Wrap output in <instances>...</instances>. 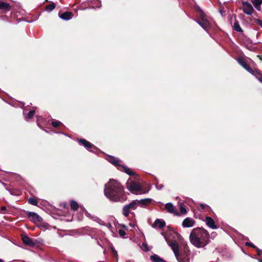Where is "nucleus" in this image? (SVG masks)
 I'll return each instance as SVG.
<instances>
[{
    "label": "nucleus",
    "mask_w": 262,
    "mask_h": 262,
    "mask_svg": "<svg viewBox=\"0 0 262 262\" xmlns=\"http://www.w3.org/2000/svg\"><path fill=\"white\" fill-rule=\"evenodd\" d=\"M105 195L114 202H123L126 200L123 186L117 181L112 179L105 185Z\"/></svg>",
    "instance_id": "f257e3e1"
},
{
    "label": "nucleus",
    "mask_w": 262,
    "mask_h": 262,
    "mask_svg": "<svg viewBox=\"0 0 262 262\" xmlns=\"http://www.w3.org/2000/svg\"><path fill=\"white\" fill-rule=\"evenodd\" d=\"M209 235L208 231L202 228L193 229L189 235L191 243L197 248H203L209 242Z\"/></svg>",
    "instance_id": "f03ea898"
},
{
    "label": "nucleus",
    "mask_w": 262,
    "mask_h": 262,
    "mask_svg": "<svg viewBox=\"0 0 262 262\" xmlns=\"http://www.w3.org/2000/svg\"><path fill=\"white\" fill-rule=\"evenodd\" d=\"M127 189L136 194H145L147 193L150 188L146 185H141L135 182H131L127 184Z\"/></svg>",
    "instance_id": "7ed1b4c3"
},
{
    "label": "nucleus",
    "mask_w": 262,
    "mask_h": 262,
    "mask_svg": "<svg viewBox=\"0 0 262 262\" xmlns=\"http://www.w3.org/2000/svg\"><path fill=\"white\" fill-rule=\"evenodd\" d=\"M238 63L246 71L253 75H254L259 81L262 83V75L257 70H254L247 63L246 61L243 57H238L237 59Z\"/></svg>",
    "instance_id": "20e7f679"
},
{
    "label": "nucleus",
    "mask_w": 262,
    "mask_h": 262,
    "mask_svg": "<svg viewBox=\"0 0 262 262\" xmlns=\"http://www.w3.org/2000/svg\"><path fill=\"white\" fill-rule=\"evenodd\" d=\"M198 10L199 14H198V19L195 20V21L204 30L208 31V30L210 28V23L207 19V16L204 12L199 8Z\"/></svg>",
    "instance_id": "39448f33"
},
{
    "label": "nucleus",
    "mask_w": 262,
    "mask_h": 262,
    "mask_svg": "<svg viewBox=\"0 0 262 262\" xmlns=\"http://www.w3.org/2000/svg\"><path fill=\"white\" fill-rule=\"evenodd\" d=\"M190 251L187 246L184 248L183 252L179 253L176 257L179 262H189L190 261Z\"/></svg>",
    "instance_id": "423d86ee"
},
{
    "label": "nucleus",
    "mask_w": 262,
    "mask_h": 262,
    "mask_svg": "<svg viewBox=\"0 0 262 262\" xmlns=\"http://www.w3.org/2000/svg\"><path fill=\"white\" fill-rule=\"evenodd\" d=\"M152 201V199H142L140 201V202L135 200L132 201L130 203L128 204V205H126L127 206H128V208L132 210H135L138 204L139 203H142L143 204H147L150 203Z\"/></svg>",
    "instance_id": "0eeeda50"
},
{
    "label": "nucleus",
    "mask_w": 262,
    "mask_h": 262,
    "mask_svg": "<svg viewBox=\"0 0 262 262\" xmlns=\"http://www.w3.org/2000/svg\"><path fill=\"white\" fill-rule=\"evenodd\" d=\"M242 9L244 13L248 15H251L254 11L251 4L247 2H242Z\"/></svg>",
    "instance_id": "6e6552de"
},
{
    "label": "nucleus",
    "mask_w": 262,
    "mask_h": 262,
    "mask_svg": "<svg viewBox=\"0 0 262 262\" xmlns=\"http://www.w3.org/2000/svg\"><path fill=\"white\" fill-rule=\"evenodd\" d=\"M165 209L170 213H173L176 215H180V214L177 211L176 208L170 203L165 204Z\"/></svg>",
    "instance_id": "1a4fd4ad"
},
{
    "label": "nucleus",
    "mask_w": 262,
    "mask_h": 262,
    "mask_svg": "<svg viewBox=\"0 0 262 262\" xmlns=\"http://www.w3.org/2000/svg\"><path fill=\"white\" fill-rule=\"evenodd\" d=\"M28 216L31 220L35 222H41L42 221V218L38 215L37 213L33 212H28L27 213Z\"/></svg>",
    "instance_id": "9d476101"
},
{
    "label": "nucleus",
    "mask_w": 262,
    "mask_h": 262,
    "mask_svg": "<svg viewBox=\"0 0 262 262\" xmlns=\"http://www.w3.org/2000/svg\"><path fill=\"white\" fill-rule=\"evenodd\" d=\"M21 238L23 243L25 245H27L30 247H33L35 245V242H34V241L26 235H23Z\"/></svg>",
    "instance_id": "9b49d317"
},
{
    "label": "nucleus",
    "mask_w": 262,
    "mask_h": 262,
    "mask_svg": "<svg viewBox=\"0 0 262 262\" xmlns=\"http://www.w3.org/2000/svg\"><path fill=\"white\" fill-rule=\"evenodd\" d=\"M37 123L38 126L43 129H44L43 127L48 128L49 124L48 121L41 117L37 118Z\"/></svg>",
    "instance_id": "f8f14e48"
},
{
    "label": "nucleus",
    "mask_w": 262,
    "mask_h": 262,
    "mask_svg": "<svg viewBox=\"0 0 262 262\" xmlns=\"http://www.w3.org/2000/svg\"><path fill=\"white\" fill-rule=\"evenodd\" d=\"M195 223L193 219L190 217H186L182 222V226L183 227L189 228L192 227Z\"/></svg>",
    "instance_id": "ddd939ff"
},
{
    "label": "nucleus",
    "mask_w": 262,
    "mask_h": 262,
    "mask_svg": "<svg viewBox=\"0 0 262 262\" xmlns=\"http://www.w3.org/2000/svg\"><path fill=\"white\" fill-rule=\"evenodd\" d=\"M168 245L171 247L172 250L173 251L175 256H177V255L179 253H180L179 246L178 244L175 241H172L170 243H169Z\"/></svg>",
    "instance_id": "4468645a"
},
{
    "label": "nucleus",
    "mask_w": 262,
    "mask_h": 262,
    "mask_svg": "<svg viewBox=\"0 0 262 262\" xmlns=\"http://www.w3.org/2000/svg\"><path fill=\"white\" fill-rule=\"evenodd\" d=\"M205 222L208 227L212 229L217 228V226L215 225L214 220L211 217L206 216L205 218Z\"/></svg>",
    "instance_id": "2eb2a0df"
},
{
    "label": "nucleus",
    "mask_w": 262,
    "mask_h": 262,
    "mask_svg": "<svg viewBox=\"0 0 262 262\" xmlns=\"http://www.w3.org/2000/svg\"><path fill=\"white\" fill-rule=\"evenodd\" d=\"M59 15L60 18L63 20H68L72 18L73 15L71 12H64L63 13H59Z\"/></svg>",
    "instance_id": "dca6fc26"
},
{
    "label": "nucleus",
    "mask_w": 262,
    "mask_h": 262,
    "mask_svg": "<svg viewBox=\"0 0 262 262\" xmlns=\"http://www.w3.org/2000/svg\"><path fill=\"white\" fill-rule=\"evenodd\" d=\"M107 160L115 166H122L120 164L121 161L118 158L110 156L108 157Z\"/></svg>",
    "instance_id": "f3484780"
},
{
    "label": "nucleus",
    "mask_w": 262,
    "mask_h": 262,
    "mask_svg": "<svg viewBox=\"0 0 262 262\" xmlns=\"http://www.w3.org/2000/svg\"><path fill=\"white\" fill-rule=\"evenodd\" d=\"M78 142L80 144L83 145L88 149L91 148L94 146V145L91 143L86 141L85 139H79L78 140Z\"/></svg>",
    "instance_id": "a211bd4d"
},
{
    "label": "nucleus",
    "mask_w": 262,
    "mask_h": 262,
    "mask_svg": "<svg viewBox=\"0 0 262 262\" xmlns=\"http://www.w3.org/2000/svg\"><path fill=\"white\" fill-rule=\"evenodd\" d=\"M165 226V222L163 221H161L159 219H157L152 226L153 227H158L160 229H162Z\"/></svg>",
    "instance_id": "6ab92c4d"
},
{
    "label": "nucleus",
    "mask_w": 262,
    "mask_h": 262,
    "mask_svg": "<svg viewBox=\"0 0 262 262\" xmlns=\"http://www.w3.org/2000/svg\"><path fill=\"white\" fill-rule=\"evenodd\" d=\"M150 259L152 262H166L157 254H154L150 256Z\"/></svg>",
    "instance_id": "aec40b11"
},
{
    "label": "nucleus",
    "mask_w": 262,
    "mask_h": 262,
    "mask_svg": "<svg viewBox=\"0 0 262 262\" xmlns=\"http://www.w3.org/2000/svg\"><path fill=\"white\" fill-rule=\"evenodd\" d=\"M10 6L9 3L5 2H0V10L9 11L10 10Z\"/></svg>",
    "instance_id": "412c9836"
},
{
    "label": "nucleus",
    "mask_w": 262,
    "mask_h": 262,
    "mask_svg": "<svg viewBox=\"0 0 262 262\" xmlns=\"http://www.w3.org/2000/svg\"><path fill=\"white\" fill-rule=\"evenodd\" d=\"M252 4L256 10L260 11L262 0H253L252 1Z\"/></svg>",
    "instance_id": "4be33fe9"
},
{
    "label": "nucleus",
    "mask_w": 262,
    "mask_h": 262,
    "mask_svg": "<svg viewBox=\"0 0 262 262\" xmlns=\"http://www.w3.org/2000/svg\"><path fill=\"white\" fill-rule=\"evenodd\" d=\"M35 113V110L30 111L27 114H26L25 111H24L23 112L24 115L25 116V118L26 120L32 119Z\"/></svg>",
    "instance_id": "5701e85b"
},
{
    "label": "nucleus",
    "mask_w": 262,
    "mask_h": 262,
    "mask_svg": "<svg viewBox=\"0 0 262 262\" xmlns=\"http://www.w3.org/2000/svg\"><path fill=\"white\" fill-rule=\"evenodd\" d=\"M234 29L238 32H243V30L240 27V25L238 22L237 20H235L234 25H233Z\"/></svg>",
    "instance_id": "b1692460"
},
{
    "label": "nucleus",
    "mask_w": 262,
    "mask_h": 262,
    "mask_svg": "<svg viewBox=\"0 0 262 262\" xmlns=\"http://www.w3.org/2000/svg\"><path fill=\"white\" fill-rule=\"evenodd\" d=\"M71 208L73 210H77L78 208V205L77 203L74 201H71L70 202Z\"/></svg>",
    "instance_id": "393cba45"
},
{
    "label": "nucleus",
    "mask_w": 262,
    "mask_h": 262,
    "mask_svg": "<svg viewBox=\"0 0 262 262\" xmlns=\"http://www.w3.org/2000/svg\"><path fill=\"white\" fill-rule=\"evenodd\" d=\"M129 210L130 209L128 208V206L126 205L124 206L123 208V214L125 217H127L128 216Z\"/></svg>",
    "instance_id": "a878e982"
},
{
    "label": "nucleus",
    "mask_w": 262,
    "mask_h": 262,
    "mask_svg": "<svg viewBox=\"0 0 262 262\" xmlns=\"http://www.w3.org/2000/svg\"><path fill=\"white\" fill-rule=\"evenodd\" d=\"M122 167L123 168L124 172L125 173L130 176L134 175V172L132 171L130 169H129V168L124 165H122Z\"/></svg>",
    "instance_id": "bb28decb"
},
{
    "label": "nucleus",
    "mask_w": 262,
    "mask_h": 262,
    "mask_svg": "<svg viewBox=\"0 0 262 262\" xmlns=\"http://www.w3.org/2000/svg\"><path fill=\"white\" fill-rule=\"evenodd\" d=\"M28 202L33 205H37L38 203L37 200L34 198H30L28 199Z\"/></svg>",
    "instance_id": "cd10ccee"
},
{
    "label": "nucleus",
    "mask_w": 262,
    "mask_h": 262,
    "mask_svg": "<svg viewBox=\"0 0 262 262\" xmlns=\"http://www.w3.org/2000/svg\"><path fill=\"white\" fill-rule=\"evenodd\" d=\"M52 125L54 127H57L61 125H62V123L59 121L53 120L52 121Z\"/></svg>",
    "instance_id": "c85d7f7f"
},
{
    "label": "nucleus",
    "mask_w": 262,
    "mask_h": 262,
    "mask_svg": "<svg viewBox=\"0 0 262 262\" xmlns=\"http://www.w3.org/2000/svg\"><path fill=\"white\" fill-rule=\"evenodd\" d=\"M85 212V214L86 215V216L88 217H89L90 219H92V220H96V217L94 216H92L90 213H89L86 210H85L84 211Z\"/></svg>",
    "instance_id": "c756f323"
},
{
    "label": "nucleus",
    "mask_w": 262,
    "mask_h": 262,
    "mask_svg": "<svg viewBox=\"0 0 262 262\" xmlns=\"http://www.w3.org/2000/svg\"><path fill=\"white\" fill-rule=\"evenodd\" d=\"M180 211L182 214H186L187 213V210L183 204L180 205Z\"/></svg>",
    "instance_id": "7c9ffc66"
},
{
    "label": "nucleus",
    "mask_w": 262,
    "mask_h": 262,
    "mask_svg": "<svg viewBox=\"0 0 262 262\" xmlns=\"http://www.w3.org/2000/svg\"><path fill=\"white\" fill-rule=\"evenodd\" d=\"M258 255L259 262H262V251H258Z\"/></svg>",
    "instance_id": "2f4dec72"
},
{
    "label": "nucleus",
    "mask_w": 262,
    "mask_h": 262,
    "mask_svg": "<svg viewBox=\"0 0 262 262\" xmlns=\"http://www.w3.org/2000/svg\"><path fill=\"white\" fill-rule=\"evenodd\" d=\"M119 234L121 236H123L125 235L126 232L124 230L120 229L119 230Z\"/></svg>",
    "instance_id": "473e14b6"
},
{
    "label": "nucleus",
    "mask_w": 262,
    "mask_h": 262,
    "mask_svg": "<svg viewBox=\"0 0 262 262\" xmlns=\"http://www.w3.org/2000/svg\"><path fill=\"white\" fill-rule=\"evenodd\" d=\"M55 3L50 2V11L53 10L55 8Z\"/></svg>",
    "instance_id": "72a5a7b5"
},
{
    "label": "nucleus",
    "mask_w": 262,
    "mask_h": 262,
    "mask_svg": "<svg viewBox=\"0 0 262 262\" xmlns=\"http://www.w3.org/2000/svg\"><path fill=\"white\" fill-rule=\"evenodd\" d=\"M142 246H143V247H144V250H145V251H149V249L148 248V246H147V245L146 244H144V243H143V244H142Z\"/></svg>",
    "instance_id": "f704fd0d"
},
{
    "label": "nucleus",
    "mask_w": 262,
    "mask_h": 262,
    "mask_svg": "<svg viewBox=\"0 0 262 262\" xmlns=\"http://www.w3.org/2000/svg\"><path fill=\"white\" fill-rule=\"evenodd\" d=\"M206 205L203 204H200V206L202 209H204Z\"/></svg>",
    "instance_id": "c9c22d12"
},
{
    "label": "nucleus",
    "mask_w": 262,
    "mask_h": 262,
    "mask_svg": "<svg viewBox=\"0 0 262 262\" xmlns=\"http://www.w3.org/2000/svg\"><path fill=\"white\" fill-rule=\"evenodd\" d=\"M246 245L247 246H250V247H253V246H253V244H252V243H247L246 244Z\"/></svg>",
    "instance_id": "e433bc0d"
},
{
    "label": "nucleus",
    "mask_w": 262,
    "mask_h": 262,
    "mask_svg": "<svg viewBox=\"0 0 262 262\" xmlns=\"http://www.w3.org/2000/svg\"><path fill=\"white\" fill-rule=\"evenodd\" d=\"M258 25L262 27V21L260 20H258Z\"/></svg>",
    "instance_id": "4c0bfd02"
},
{
    "label": "nucleus",
    "mask_w": 262,
    "mask_h": 262,
    "mask_svg": "<svg viewBox=\"0 0 262 262\" xmlns=\"http://www.w3.org/2000/svg\"><path fill=\"white\" fill-rule=\"evenodd\" d=\"M7 190H8L11 194H14L13 191L11 189H8L7 188Z\"/></svg>",
    "instance_id": "58836bf2"
},
{
    "label": "nucleus",
    "mask_w": 262,
    "mask_h": 262,
    "mask_svg": "<svg viewBox=\"0 0 262 262\" xmlns=\"http://www.w3.org/2000/svg\"><path fill=\"white\" fill-rule=\"evenodd\" d=\"M6 210V207L5 206H3L2 208H1V210L2 211H4V210Z\"/></svg>",
    "instance_id": "ea45409f"
},
{
    "label": "nucleus",
    "mask_w": 262,
    "mask_h": 262,
    "mask_svg": "<svg viewBox=\"0 0 262 262\" xmlns=\"http://www.w3.org/2000/svg\"><path fill=\"white\" fill-rule=\"evenodd\" d=\"M162 186H159V187H157V188H158V189H161V188H162Z\"/></svg>",
    "instance_id": "a19ab883"
},
{
    "label": "nucleus",
    "mask_w": 262,
    "mask_h": 262,
    "mask_svg": "<svg viewBox=\"0 0 262 262\" xmlns=\"http://www.w3.org/2000/svg\"><path fill=\"white\" fill-rule=\"evenodd\" d=\"M162 186H159V187H157V188H158V189H161V188H162Z\"/></svg>",
    "instance_id": "79ce46f5"
},
{
    "label": "nucleus",
    "mask_w": 262,
    "mask_h": 262,
    "mask_svg": "<svg viewBox=\"0 0 262 262\" xmlns=\"http://www.w3.org/2000/svg\"><path fill=\"white\" fill-rule=\"evenodd\" d=\"M48 9H49V6H47L46 9L48 10Z\"/></svg>",
    "instance_id": "37998d69"
},
{
    "label": "nucleus",
    "mask_w": 262,
    "mask_h": 262,
    "mask_svg": "<svg viewBox=\"0 0 262 262\" xmlns=\"http://www.w3.org/2000/svg\"><path fill=\"white\" fill-rule=\"evenodd\" d=\"M0 262H4V260L2 259H0Z\"/></svg>",
    "instance_id": "c03bdc74"
},
{
    "label": "nucleus",
    "mask_w": 262,
    "mask_h": 262,
    "mask_svg": "<svg viewBox=\"0 0 262 262\" xmlns=\"http://www.w3.org/2000/svg\"><path fill=\"white\" fill-rule=\"evenodd\" d=\"M46 133H48V131L46 129H44Z\"/></svg>",
    "instance_id": "a18cd8bd"
}]
</instances>
